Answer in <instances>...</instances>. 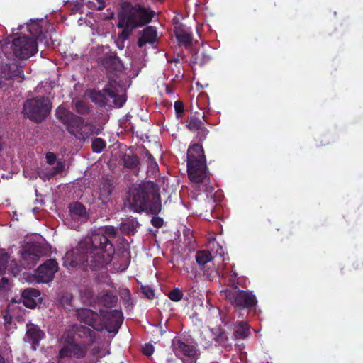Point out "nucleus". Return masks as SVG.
Instances as JSON below:
<instances>
[{"label":"nucleus","instance_id":"nucleus-1","mask_svg":"<svg viewBox=\"0 0 363 363\" xmlns=\"http://www.w3.org/2000/svg\"><path fill=\"white\" fill-rule=\"evenodd\" d=\"M117 236L113 226L108 225L91 232L73 250L70 265L85 270H97L107 265L115 253L113 240Z\"/></svg>","mask_w":363,"mask_h":363},{"label":"nucleus","instance_id":"nucleus-2","mask_svg":"<svg viewBox=\"0 0 363 363\" xmlns=\"http://www.w3.org/2000/svg\"><path fill=\"white\" fill-rule=\"evenodd\" d=\"M130 209L157 215L162 210L161 198L157 185L150 181L133 185L130 189Z\"/></svg>","mask_w":363,"mask_h":363},{"label":"nucleus","instance_id":"nucleus-3","mask_svg":"<svg viewBox=\"0 0 363 363\" xmlns=\"http://www.w3.org/2000/svg\"><path fill=\"white\" fill-rule=\"evenodd\" d=\"M55 116L66 130L78 140L85 141L94 135L95 127L62 106L55 110Z\"/></svg>","mask_w":363,"mask_h":363},{"label":"nucleus","instance_id":"nucleus-4","mask_svg":"<svg viewBox=\"0 0 363 363\" xmlns=\"http://www.w3.org/2000/svg\"><path fill=\"white\" fill-rule=\"evenodd\" d=\"M186 162L189 179L192 182L204 184L206 186L210 181V172L202 145L194 143L189 147Z\"/></svg>","mask_w":363,"mask_h":363},{"label":"nucleus","instance_id":"nucleus-5","mask_svg":"<svg viewBox=\"0 0 363 363\" xmlns=\"http://www.w3.org/2000/svg\"><path fill=\"white\" fill-rule=\"evenodd\" d=\"M120 84L116 79L108 80L101 91L91 89L89 91V96L92 102L100 106H105L108 104L107 96L113 99V104L115 108H120L125 104L127 96L125 90L123 94H119L118 87Z\"/></svg>","mask_w":363,"mask_h":363},{"label":"nucleus","instance_id":"nucleus-6","mask_svg":"<svg viewBox=\"0 0 363 363\" xmlns=\"http://www.w3.org/2000/svg\"><path fill=\"white\" fill-rule=\"evenodd\" d=\"M118 14L135 28L143 27L150 23L155 16V11L149 7L140 4L133 5L130 2L123 1L120 4Z\"/></svg>","mask_w":363,"mask_h":363},{"label":"nucleus","instance_id":"nucleus-7","mask_svg":"<svg viewBox=\"0 0 363 363\" xmlns=\"http://www.w3.org/2000/svg\"><path fill=\"white\" fill-rule=\"evenodd\" d=\"M52 104L48 97L37 96L27 99L23 106V113L32 121L39 123L50 114Z\"/></svg>","mask_w":363,"mask_h":363},{"label":"nucleus","instance_id":"nucleus-8","mask_svg":"<svg viewBox=\"0 0 363 363\" xmlns=\"http://www.w3.org/2000/svg\"><path fill=\"white\" fill-rule=\"evenodd\" d=\"M10 48L12 50V52H7L5 50L6 48L2 50L8 59L15 57L26 60L34 55L38 50L36 40L26 35L14 38Z\"/></svg>","mask_w":363,"mask_h":363},{"label":"nucleus","instance_id":"nucleus-9","mask_svg":"<svg viewBox=\"0 0 363 363\" xmlns=\"http://www.w3.org/2000/svg\"><path fill=\"white\" fill-rule=\"evenodd\" d=\"M88 347L85 344L77 342L74 337L67 335L65 338L62 347L59 351L57 358L62 359L66 357L82 359L87 353Z\"/></svg>","mask_w":363,"mask_h":363},{"label":"nucleus","instance_id":"nucleus-10","mask_svg":"<svg viewBox=\"0 0 363 363\" xmlns=\"http://www.w3.org/2000/svg\"><path fill=\"white\" fill-rule=\"evenodd\" d=\"M173 350L178 357L183 356L184 363H196L199 357V351L195 345L184 342L181 339L174 340L172 342Z\"/></svg>","mask_w":363,"mask_h":363},{"label":"nucleus","instance_id":"nucleus-11","mask_svg":"<svg viewBox=\"0 0 363 363\" xmlns=\"http://www.w3.org/2000/svg\"><path fill=\"white\" fill-rule=\"evenodd\" d=\"M101 64L108 80L115 79L124 69L123 64L115 52L105 53L101 58Z\"/></svg>","mask_w":363,"mask_h":363},{"label":"nucleus","instance_id":"nucleus-12","mask_svg":"<svg viewBox=\"0 0 363 363\" xmlns=\"http://www.w3.org/2000/svg\"><path fill=\"white\" fill-rule=\"evenodd\" d=\"M229 302L238 309H247L250 312V293L235 287L227 288L223 291Z\"/></svg>","mask_w":363,"mask_h":363},{"label":"nucleus","instance_id":"nucleus-13","mask_svg":"<svg viewBox=\"0 0 363 363\" xmlns=\"http://www.w3.org/2000/svg\"><path fill=\"white\" fill-rule=\"evenodd\" d=\"M102 320L103 330L108 333L116 334L123 321V315L121 311L112 310L105 311L100 310Z\"/></svg>","mask_w":363,"mask_h":363},{"label":"nucleus","instance_id":"nucleus-14","mask_svg":"<svg viewBox=\"0 0 363 363\" xmlns=\"http://www.w3.org/2000/svg\"><path fill=\"white\" fill-rule=\"evenodd\" d=\"M24 80L23 67L16 63L0 65V87L6 81L22 82Z\"/></svg>","mask_w":363,"mask_h":363},{"label":"nucleus","instance_id":"nucleus-15","mask_svg":"<svg viewBox=\"0 0 363 363\" xmlns=\"http://www.w3.org/2000/svg\"><path fill=\"white\" fill-rule=\"evenodd\" d=\"M76 315L77 320L84 323L97 331L103 330L101 313L86 308H81L77 310Z\"/></svg>","mask_w":363,"mask_h":363},{"label":"nucleus","instance_id":"nucleus-16","mask_svg":"<svg viewBox=\"0 0 363 363\" xmlns=\"http://www.w3.org/2000/svg\"><path fill=\"white\" fill-rule=\"evenodd\" d=\"M214 258L212 254L206 250H199L195 255L196 262L199 269L203 271V275L209 280H212L218 274L215 268L206 269Z\"/></svg>","mask_w":363,"mask_h":363},{"label":"nucleus","instance_id":"nucleus-17","mask_svg":"<svg viewBox=\"0 0 363 363\" xmlns=\"http://www.w3.org/2000/svg\"><path fill=\"white\" fill-rule=\"evenodd\" d=\"M58 270V263L55 259H50L40 264L36 270L38 282L49 283L52 281L55 274Z\"/></svg>","mask_w":363,"mask_h":363},{"label":"nucleus","instance_id":"nucleus-18","mask_svg":"<svg viewBox=\"0 0 363 363\" xmlns=\"http://www.w3.org/2000/svg\"><path fill=\"white\" fill-rule=\"evenodd\" d=\"M72 337H74L77 342L81 344H85L86 347L96 340V333L89 328L83 325H75L72 331L68 334Z\"/></svg>","mask_w":363,"mask_h":363},{"label":"nucleus","instance_id":"nucleus-19","mask_svg":"<svg viewBox=\"0 0 363 363\" xmlns=\"http://www.w3.org/2000/svg\"><path fill=\"white\" fill-rule=\"evenodd\" d=\"M45 337V334L40 327L34 323H28L26 324V331L25 335V342L30 344L33 350H36L40 345V342Z\"/></svg>","mask_w":363,"mask_h":363},{"label":"nucleus","instance_id":"nucleus-20","mask_svg":"<svg viewBox=\"0 0 363 363\" xmlns=\"http://www.w3.org/2000/svg\"><path fill=\"white\" fill-rule=\"evenodd\" d=\"M43 21L42 20H30V22L26 24L27 30L32 35L31 38H33L36 42H43L47 38L48 32L43 28Z\"/></svg>","mask_w":363,"mask_h":363},{"label":"nucleus","instance_id":"nucleus-21","mask_svg":"<svg viewBox=\"0 0 363 363\" xmlns=\"http://www.w3.org/2000/svg\"><path fill=\"white\" fill-rule=\"evenodd\" d=\"M43 255L41 247L35 244L27 245L21 254L23 260H29L30 262L27 263V266L30 267L34 265L37 261L39 260L40 257Z\"/></svg>","mask_w":363,"mask_h":363},{"label":"nucleus","instance_id":"nucleus-22","mask_svg":"<svg viewBox=\"0 0 363 363\" xmlns=\"http://www.w3.org/2000/svg\"><path fill=\"white\" fill-rule=\"evenodd\" d=\"M96 302L105 308H113L118 302L117 295L111 290H103L98 293Z\"/></svg>","mask_w":363,"mask_h":363},{"label":"nucleus","instance_id":"nucleus-23","mask_svg":"<svg viewBox=\"0 0 363 363\" xmlns=\"http://www.w3.org/2000/svg\"><path fill=\"white\" fill-rule=\"evenodd\" d=\"M40 295L38 289L33 288L26 289L22 291L21 298L23 305L29 308H34L36 305V298Z\"/></svg>","mask_w":363,"mask_h":363},{"label":"nucleus","instance_id":"nucleus-24","mask_svg":"<svg viewBox=\"0 0 363 363\" xmlns=\"http://www.w3.org/2000/svg\"><path fill=\"white\" fill-rule=\"evenodd\" d=\"M157 37V33L155 27L147 26L143 30L142 35L138 40V45L142 48L147 43L153 44L156 41Z\"/></svg>","mask_w":363,"mask_h":363},{"label":"nucleus","instance_id":"nucleus-25","mask_svg":"<svg viewBox=\"0 0 363 363\" xmlns=\"http://www.w3.org/2000/svg\"><path fill=\"white\" fill-rule=\"evenodd\" d=\"M118 22L117 26L118 28L123 29L122 32L118 34L119 38L125 40L128 39L133 30L136 28L132 23H129L128 21L125 19V18L122 17L121 15L118 13Z\"/></svg>","mask_w":363,"mask_h":363},{"label":"nucleus","instance_id":"nucleus-26","mask_svg":"<svg viewBox=\"0 0 363 363\" xmlns=\"http://www.w3.org/2000/svg\"><path fill=\"white\" fill-rule=\"evenodd\" d=\"M175 36L179 43L183 44L186 48L191 47L192 45L193 35L188 29L178 27L175 29Z\"/></svg>","mask_w":363,"mask_h":363},{"label":"nucleus","instance_id":"nucleus-27","mask_svg":"<svg viewBox=\"0 0 363 363\" xmlns=\"http://www.w3.org/2000/svg\"><path fill=\"white\" fill-rule=\"evenodd\" d=\"M250 334V325L247 321H237L234 325L233 335L236 340H243Z\"/></svg>","mask_w":363,"mask_h":363},{"label":"nucleus","instance_id":"nucleus-28","mask_svg":"<svg viewBox=\"0 0 363 363\" xmlns=\"http://www.w3.org/2000/svg\"><path fill=\"white\" fill-rule=\"evenodd\" d=\"M122 162L123 164V166L125 168L130 169H138V166L140 164V160L138 157L136 155H130L125 153L123 158Z\"/></svg>","mask_w":363,"mask_h":363},{"label":"nucleus","instance_id":"nucleus-29","mask_svg":"<svg viewBox=\"0 0 363 363\" xmlns=\"http://www.w3.org/2000/svg\"><path fill=\"white\" fill-rule=\"evenodd\" d=\"M74 110L79 115L86 116L90 113V105L85 101L77 100L72 101Z\"/></svg>","mask_w":363,"mask_h":363},{"label":"nucleus","instance_id":"nucleus-30","mask_svg":"<svg viewBox=\"0 0 363 363\" xmlns=\"http://www.w3.org/2000/svg\"><path fill=\"white\" fill-rule=\"evenodd\" d=\"M139 226L140 224L138 221L135 218H133L123 223L121 225V229L128 235H133L135 233Z\"/></svg>","mask_w":363,"mask_h":363},{"label":"nucleus","instance_id":"nucleus-31","mask_svg":"<svg viewBox=\"0 0 363 363\" xmlns=\"http://www.w3.org/2000/svg\"><path fill=\"white\" fill-rule=\"evenodd\" d=\"M113 187L110 181L103 182L99 188V196L101 200L108 199L113 193Z\"/></svg>","mask_w":363,"mask_h":363},{"label":"nucleus","instance_id":"nucleus-32","mask_svg":"<svg viewBox=\"0 0 363 363\" xmlns=\"http://www.w3.org/2000/svg\"><path fill=\"white\" fill-rule=\"evenodd\" d=\"M70 213L79 217H86V209L85 206L79 203L75 202L70 205L69 206Z\"/></svg>","mask_w":363,"mask_h":363},{"label":"nucleus","instance_id":"nucleus-33","mask_svg":"<svg viewBox=\"0 0 363 363\" xmlns=\"http://www.w3.org/2000/svg\"><path fill=\"white\" fill-rule=\"evenodd\" d=\"M203 125V123L199 118L191 116L186 120V128L191 132H196V130H199L201 126Z\"/></svg>","mask_w":363,"mask_h":363},{"label":"nucleus","instance_id":"nucleus-34","mask_svg":"<svg viewBox=\"0 0 363 363\" xmlns=\"http://www.w3.org/2000/svg\"><path fill=\"white\" fill-rule=\"evenodd\" d=\"M223 276L226 284L230 288L238 286L239 284V279L238 278V274L235 271L231 269L230 272H225Z\"/></svg>","mask_w":363,"mask_h":363},{"label":"nucleus","instance_id":"nucleus-35","mask_svg":"<svg viewBox=\"0 0 363 363\" xmlns=\"http://www.w3.org/2000/svg\"><path fill=\"white\" fill-rule=\"evenodd\" d=\"M143 152L147 157L148 169H150L152 172H157L159 170V167L153 155L146 148H144Z\"/></svg>","mask_w":363,"mask_h":363},{"label":"nucleus","instance_id":"nucleus-36","mask_svg":"<svg viewBox=\"0 0 363 363\" xmlns=\"http://www.w3.org/2000/svg\"><path fill=\"white\" fill-rule=\"evenodd\" d=\"M106 142L100 138H96L93 140L91 143V148L93 152L99 153L106 147Z\"/></svg>","mask_w":363,"mask_h":363},{"label":"nucleus","instance_id":"nucleus-37","mask_svg":"<svg viewBox=\"0 0 363 363\" xmlns=\"http://www.w3.org/2000/svg\"><path fill=\"white\" fill-rule=\"evenodd\" d=\"M9 260V254L4 250L0 249V274L5 272Z\"/></svg>","mask_w":363,"mask_h":363},{"label":"nucleus","instance_id":"nucleus-38","mask_svg":"<svg viewBox=\"0 0 363 363\" xmlns=\"http://www.w3.org/2000/svg\"><path fill=\"white\" fill-rule=\"evenodd\" d=\"M73 300V296L71 293H65L63 294L60 299L59 303L60 304L64 307L65 308H67L68 307L72 306V302Z\"/></svg>","mask_w":363,"mask_h":363},{"label":"nucleus","instance_id":"nucleus-39","mask_svg":"<svg viewBox=\"0 0 363 363\" xmlns=\"http://www.w3.org/2000/svg\"><path fill=\"white\" fill-rule=\"evenodd\" d=\"M16 303H9L4 312L3 318L6 324H11L12 322L13 316L11 311L13 310Z\"/></svg>","mask_w":363,"mask_h":363},{"label":"nucleus","instance_id":"nucleus-40","mask_svg":"<svg viewBox=\"0 0 363 363\" xmlns=\"http://www.w3.org/2000/svg\"><path fill=\"white\" fill-rule=\"evenodd\" d=\"M183 296L184 293L179 288H175L171 290L168 294L169 298L174 302H178L181 301L183 298Z\"/></svg>","mask_w":363,"mask_h":363},{"label":"nucleus","instance_id":"nucleus-41","mask_svg":"<svg viewBox=\"0 0 363 363\" xmlns=\"http://www.w3.org/2000/svg\"><path fill=\"white\" fill-rule=\"evenodd\" d=\"M196 140L199 142L201 143L206 140L209 131L203 125L199 130H196Z\"/></svg>","mask_w":363,"mask_h":363},{"label":"nucleus","instance_id":"nucleus-42","mask_svg":"<svg viewBox=\"0 0 363 363\" xmlns=\"http://www.w3.org/2000/svg\"><path fill=\"white\" fill-rule=\"evenodd\" d=\"M174 107L177 118H181L184 112V106L183 102L179 100L176 101L174 102Z\"/></svg>","mask_w":363,"mask_h":363},{"label":"nucleus","instance_id":"nucleus-43","mask_svg":"<svg viewBox=\"0 0 363 363\" xmlns=\"http://www.w3.org/2000/svg\"><path fill=\"white\" fill-rule=\"evenodd\" d=\"M142 292L149 299H153L155 297V291L149 286H142Z\"/></svg>","mask_w":363,"mask_h":363},{"label":"nucleus","instance_id":"nucleus-44","mask_svg":"<svg viewBox=\"0 0 363 363\" xmlns=\"http://www.w3.org/2000/svg\"><path fill=\"white\" fill-rule=\"evenodd\" d=\"M155 351V347L152 344H145L142 349L143 354L146 356H151Z\"/></svg>","mask_w":363,"mask_h":363},{"label":"nucleus","instance_id":"nucleus-45","mask_svg":"<svg viewBox=\"0 0 363 363\" xmlns=\"http://www.w3.org/2000/svg\"><path fill=\"white\" fill-rule=\"evenodd\" d=\"M151 224L157 228H160L163 226L164 220L162 218L158 216H153L151 219Z\"/></svg>","mask_w":363,"mask_h":363},{"label":"nucleus","instance_id":"nucleus-46","mask_svg":"<svg viewBox=\"0 0 363 363\" xmlns=\"http://www.w3.org/2000/svg\"><path fill=\"white\" fill-rule=\"evenodd\" d=\"M121 297L125 302L128 303L131 299L130 290L128 289H123L121 291Z\"/></svg>","mask_w":363,"mask_h":363},{"label":"nucleus","instance_id":"nucleus-47","mask_svg":"<svg viewBox=\"0 0 363 363\" xmlns=\"http://www.w3.org/2000/svg\"><path fill=\"white\" fill-rule=\"evenodd\" d=\"M46 160H47V162L50 165L54 164V163L56 161V155H55V154L53 153V152H48L46 154Z\"/></svg>","mask_w":363,"mask_h":363},{"label":"nucleus","instance_id":"nucleus-48","mask_svg":"<svg viewBox=\"0 0 363 363\" xmlns=\"http://www.w3.org/2000/svg\"><path fill=\"white\" fill-rule=\"evenodd\" d=\"M228 340V337L227 336L221 333H220L216 337V341L217 342H218L219 344L222 345H225V342Z\"/></svg>","mask_w":363,"mask_h":363},{"label":"nucleus","instance_id":"nucleus-49","mask_svg":"<svg viewBox=\"0 0 363 363\" xmlns=\"http://www.w3.org/2000/svg\"><path fill=\"white\" fill-rule=\"evenodd\" d=\"M65 169V165L61 162H57V165L53 168L54 173L57 174L62 172Z\"/></svg>","mask_w":363,"mask_h":363},{"label":"nucleus","instance_id":"nucleus-50","mask_svg":"<svg viewBox=\"0 0 363 363\" xmlns=\"http://www.w3.org/2000/svg\"><path fill=\"white\" fill-rule=\"evenodd\" d=\"M240 363H248L247 353L246 352H240L239 354Z\"/></svg>","mask_w":363,"mask_h":363},{"label":"nucleus","instance_id":"nucleus-51","mask_svg":"<svg viewBox=\"0 0 363 363\" xmlns=\"http://www.w3.org/2000/svg\"><path fill=\"white\" fill-rule=\"evenodd\" d=\"M96 10H98V11L104 9L106 6L104 0H96Z\"/></svg>","mask_w":363,"mask_h":363},{"label":"nucleus","instance_id":"nucleus-52","mask_svg":"<svg viewBox=\"0 0 363 363\" xmlns=\"http://www.w3.org/2000/svg\"><path fill=\"white\" fill-rule=\"evenodd\" d=\"M216 255H219V257L221 258L223 257V255L225 254V250L220 245L217 244V250H216Z\"/></svg>","mask_w":363,"mask_h":363},{"label":"nucleus","instance_id":"nucleus-53","mask_svg":"<svg viewBox=\"0 0 363 363\" xmlns=\"http://www.w3.org/2000/svg\"><path fill=\"white\" fill-rule=\"evenodd\" d=\"M257 303V301L255 295L252 294L251 292V311H252V308L256 306Z\"/></svg>","mask_w":363,"mask_h":363},{"label":"nucleus","instance_id":"nucleus-54","mask_svg":"<svg viewBox=\"0 0 363 363\" xmlns=\"http://www.w3.org/2000/svg\"><path fill=\"white\" fill-rule=\"evenodd\" d=\"M88 7L91 9H96V4L94 1H89L88 3Z\"/></svg>","mask_w":363,"mask_h":363},{"label":"nucleus","instance_id":"nucleus-55","mask_svg":"<svg viewBox=\"0 0 363 363\" xmlns=\"http://www.w3.org/2000/svg\"><path fill=\"white\" fill-rule=\"evenodd\" d=\"M196 54H195V55L192 57V58H193V59L191 60V62H192L193 63H196V62H196L197 57H196Z\"/></svg>","mask_w":363,"mask_h":363},{"label":"nucleus","instance_id":"nucleus-56","mask_svg":"<svg viewBox=\"0 0 363 363\" xmlns=\"http://www.w3.org/2000/svg\"><path fill=\"white\" fill-rule=\"evenodd\" d=\"M180 60L179 58V56L177 57V58H174L173 60H172L171 62H174L175 63H178L179 62Z\"/></svg>","mask_w":363,"mask_h":363},{"label":"nucleus","instance_id":"nucleus-57","mask_svg":"<svg viewBox=\"0 0 363 363\" xmlns=\"http://www.w3.org/2000/svg\"><path fill=\"white\" fill-rule=\"evenodd\" d=\"M1 282H2V283L7 284V283H8V279H7L6 278H5V277H3V278L1 279Z\"/></svg>","mask_w":363,"mask_h":363},{"label":"nucleus","instance_id":"nucleus-58","mask_svg":"<svg viewBox=\"0 0 363 363\" xmlns=\"http://www.w3.org/2000/svg\"><path fill=\"white\" fill-rule=\"evenodd\" d=\"M3 150L2 145H1V137L0 136V152Z\"/></svg>","mask_w":363,"mask_h":363},{"label":"nucleus","instance_id":"nucleus-59","mask_svg":"<svg viewBox=\"0 0 363 363\" xmlns=\"http://www.w3.org/2000/svg\"><path fill=\"white\" fill-rule=\"evenodd\" d=\"M22 27H23L22 26H20L18 29L21 30Z\"/></svg>","mask_w":363,"mask_h":363}]
</instances>
